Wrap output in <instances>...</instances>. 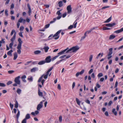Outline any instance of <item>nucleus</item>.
I'll return each mask as SVG.
<instances>
[{
	"label": "nucleus",
	"mask_w": 123,
	"mask_h": 123,
	"mask_svg": "<svg viewBox=\"0 0 123 123\" xmlns=\"http://www.w3.org/2000/svg\"><path fill=\"white\" fill-rule=\"evenodd\" d=\"M45 81V80L44 79L42 80H41V82L42 84V85L43 86V83Z\"/></svg>",
	"instance_id": "obj_61"
},
{
	"label": "nucleus",
	"mask_w": 123,
	"mask_h": 123,
	"mask_svg": "<svg viewBox=\"0 0 123 123\" xmlns=\"http://www.w3.org/2000/svg\"><path fill=\"white\" fill-rule=\"evenodd\" d=\"M14 72L13 70H10L8 71V73L9 74H12Z\"/></svg>",
	"instance_id": "obj_46"
},
{
	"label": "nucleus",
	"mask_w": 123,
	"mask_h": 123,
	"mask_svg": "<svg viewBox=\"0 0 123 123\" xmlns=\"http://www.w3.org/2000/svg\"><path fill=\"white\" fill-rule=\"evenodd\" d=\"M14 4L13 3H12L11 5L10 9H12L14 8Z\"/></svg>",
	"instance_id": "obj_60"
},
{
	"label": "nucleus",
	"mask_w": 123,
	"mask_h": 123,
	"mask_svg": "<svg viewBox=\"0 0 123 123\" xmlns=\"http://www.w3.org/2000/svg\"><path fill=\"white\" fill-rule=\"evenodd\" d=\"M24 28L23 26H21L20 27V30L21 31H23V30Z\"/></svg>",
	"instance_id": "obj_44"
},
{
	"label": "nucleus",
	"mask_w": 123,
	"mask_h": 123,
	"mask_svg": "<svg viewBox=\"0 0 123 123\" xmlns=\"http://www.w3.org/2000/svg\"><path fill=\"white\" fill-rule=\"evenodd\" d=\"M41 52V51L40 50H37L34 51V53L35 55H37L40 53Z\"/></svg>",
	"instance_id": "obj_21"
},
{
	"label": "nucleus",
	"mask_w": 123,
	"mask_h": 123,
	"mask_svg": "<svg viewBox=\"0 0 123 123\" xmlns=\"http://www.w3.org/2000/svg\"><path fill=\"white\" fill-rule=\"evenodd\" d=\"M45 63V62L44 61H42L39 62L38 64L39 65H42L44 64Z\"/></svg>",
	"instance_id": "obj_20"
},
{
	"label": "nucleus",
	"mask_w": 123,
	"mask_h": 123,
	"mask_svg": "<svg viewBox=\"0 0 123 123\" xmlns=\"http://www.w3.org/2000/svg\"><path fill=\"white\" fill-rule=\"evenodd\" d=\"M123 31V28H122L120 30H118L114 32V33H115L117 34L119 33H120L122 32Z\"/></svg>",
	"instance_id": "obj_14"
},
{
	"label": "nucleus",
	"mask_w": 123,
	"mask_h": 123,
	"mask_svg": "<svg viewBox=\"0 0 123 123\" xmlns=\"http://www.w3.org/2000/svg\"><path fill=\"white\" fill-rule=\"evenodd\" d=\"M50 25L49 24H48L46 25L45 26V27L44 28V29H46L48 28Z\"/></svg>",
	"instance_id": "obj_45"
},
{
	"label": "nucleus",
	"mask_w": 123,
	"mask_h": 123,
	"mask_svg": "<svg viewBox=\"0 0 123 123\" xmlns=\"http://www.w3.org/2000/svg\"><path fill=\"white\" fill-rule=\"evenodd\" d=\"M103 30H108L111 29L109 28H107L106 27H104L103 28Z\"/></svg>",
	"instance_id": "obj_36"
},
{
	"label": "nucleus",
	"mask_w": 123,
	"mask_h": 123,
	"mask_svg": "<svg viewBox=\"0 0 123 123\" xmlns=\"http://www.w3.org/2000/svg\"><path fill=\"white\" fill-rule=\"evenodd\" d=\"M15 108H17L18 107V103L17 101L16 102L15 104Z\"/></svg>",
	"instance_id": "obj_39"
},
{
	"label": "nucleus",
	"mask_w": 123,
	"mask_h": 123,
	"mask_svg": "<svg viewBox=\"0 0 123 123\" xmlns=\"http://www.w3.org/2000/svg\"><path fill=\"white\" fill-rule=\"evenodd\" d=\"M76 21H75V22L74 23V28H75L76 27V25L77 24V22H76Z\"/></svg>",
	"instance_id": "obj_47"
},
{
	"label": "nucleus",
	"mask_w": 123,
	"mask_h": 123,
	"mask_svg": "<svg viewBox=\"0 0 123 123\" xmlns=\"http://www.w3.org/2000/svg\"><path fill=\"white\" fill-rule=\"evenodd\" d=\"M14 58L13 59L14 60H16L18 57V55L16 52H15L13 54Z\"/></svg>",
	"instance_id": "obj_16"
},
{
	"label": "nucleus",
	"mask_w": 123,
	"mask_h": 123,
	"mask_svg": "<svg viewBox=\"0 0 123 123\" xmlns=\"http://www.w3.org/2000/svg\"><path fill=\"white\" fill-rule=\"evenodd\" d=\"M51 56H48L45 59V63H48L50 62L51 61Z\"/></svg>",
	"instance_id": "obj_9"
},
{
	"label": "nucleus",
	"mask_w": 123,
	"mask_h": 123,
	"mask_svg": "<svg viewBox=\"0 0 123 123\" xmlns=\"http://www.w3.org/2000/svg\"><path fill=\"white\" fill-rule=\"evenodd\" d=\"M117 85H118V82L117 81H116L115 83L114 87L115 88L117 86Z\"/></svg>",
	"instance_id": "obj_64"
},
{
	"label": "nucleus",
	"mask_w": 123,
	"mask_h": 123,
	"mask_svg": "<svg viewBox=\"0 0 123 123\" xmlns=\"http://www.w3.org/2000/svg\"><path fill=\"white\" fill-rule=\"evenodd\" d=\"M7 12L8 10L7 9H6L5 10V15L7 16L8 15V14Z\"/></svg>",
	"instance_id": "obj_49"
},
{
	"label": "nucleus",
	"mask_w": 123,
	"mask_h": 123,
	"mask_svg": "<svg viewBox=\"0 0 123 123\" xmlns=\"http://www.w3.org/2000/svg\"><path fill=\"white\" fill-rule=\"evenodd\" d=\"M59 122L61 123L62 121V116L60 115L59 117Z\"/></svg>",
	"instance_id": "obj_33"
},
{
	"label": "nucleus",
	"mask_w": 123,
	"mask_h": 123,
	"mask_svg": "<svg viewBox=\"0 0 123 123\" xmlns=\"http://www.w3.org/2000/svg\"><path fill=\"white\" fill-rule=\"evenodd\" d=\"M15 32V30H13L12 31L11 33L10 34V35L11 36H12L14 32Z\"/></svg>",
	"instance_id": "obj_54"
},
{
	"label": "nucleus",
	"mask_w": 123,
	"mask_h": 123,
	"mask_svg": "<svg viewBox=\"0 0 123 123\" xmlns=\"http://www.w3.org/2000/svg\"><path fill=\"white\" fill-rule=\"evenodd\" d=\"M85 102H86V103L88 104H90V101L88 99H87L86 100Z\"/></svg>",
	"instance_id": "obj_56"
},
{
	"label": "nucleus",
	"mask_w": 123,
	"mask_h": 123,
	"mask_svg": "<svg viewBox=\"0 0 123 123\" xmlns=\"http://www.w3.org/2000/svg\"><path fill=\"white\" fill-rule=\"evenodd\" d=\"M38 68L36 67L33 68L31 70V72H35L37 70Z\"/></svg>",
	"instance_id": "obj_15"
},
{
	"label": "nucleus",
	"mask_w": 123,
	"mask_h": 123,
	"mask_svg": "<svg viewBox=\"0 0 123 123\" xmlns=\"http://www.w3.org/2000/svg\"><path fill=\"white\" fill-rule=\"evenodd\" d=\"M30 117V114H26L25 116V119H29Z\"/></svg>",
	"instance_id": "obj_27"
},
{
	"label": "nucleus",
	"mask_w": 123,
	"mask_h": 123,
	"mask_svg": "<svg viewBox=\"0 0 123 123\" xmlns=\"http://www.w3.org/2000/svg\"><path fill=\"white\" fill-rule=\"evenodd\" d=\"M84 72V70L82 69L81 72H77L76 74V77H78L79 75H81L83 74Z\"/></svg>",
	"instance_id": "obj_10"
},
{
	"label": "nucleus",
	"mask_w": 123,
	"mask_h": 123,
	"mask_svg": "<svg viewBox=\"0 0 123 123\" xmlns=\"http://www.w3.org/2000/svg\"><path fill=\"white\" fill-rule=\"evenodd\" d=\"M93 55H91L89 57V61L91 62L92 61V58H93Z\"/></svg>",
	"instance_id": "obj_31"
},
{
	"label": "nucleus",
	"mask_w": 123,
	"mask_h": 123,
	"mask_svg": "<svg viewBox=\"0 0 123 123\" xmlns=\"http://www.w3.org/2000/svg\"><path fill=\"white\" fill-rule=\"evenodd\" d=\"M109 6H104L103 7H102V8H101V9H105L106 8H109Z\"/></svg>",
	"instance_id": "obj_48"
},
{
	"label": "nucleus",
	"mask_w": 123,
	"mask_h": 123,
	"mask_svg": "<svg viewBox=\"0 0 123 123\" xmlns=\"http://www.w3.org/2000/svg\"><path fill=\"white\" fill-rule=\"evenodd\" d=\"M111 16L109 18L107 19L104 22L105 23H108L111 20Z\"/></svg>",
	"instance_id": "obj_23"
},
{
	"label": "nucleus",
	"mask_w": 123,
	"mask_h": 123,
	"mask_svg": "<svg viewBox=\"0 0 123 123\" xmlns=\"http://www.w3.org/2000/svg\"><path fill=\"white\" fill-rule=\"evenodd\" d=\"M27 6L28 8L29 9V11H28L29 15L30 16L31 15V10L30 5L29 4H27Z\"/></svg>",
	"instance_id": "obj_12"
},
{
	"label": "nucleus",
	"mask_w": 123,
	"mask_h": 123,
	"mask_svg": "<svg viewBox=\"0 0 123 123\" xmlns=\"http://www.w3.org/2000/svg\"><path fill=\"white\" fill-rule=\"evenodd\" d=\"M103 76V74L102 73H99L98 75V77H100Z\"/></svg>",
	"instance_id": "obj_38"
},
{
	"label": "nucleus",
	"mask_w": 123,
	"mask_h": 123,
	"mask_svg": "<svg viewBox=\"0 0 123 123\" xmlns=\"http://www.w3.org/2000/svg\"><path fill=\"white\" fill-rule=\"evenodd\" d=\"M112 48H110L109 49V52L108 54V56H110L111 55L112 53Z\"/></svg>",
	"instance_id": "obj_13"
},
{
	"label": "nucleus",
	"mask_w": 123,
	"mask_h": 123,
	"mask_svg": "<svg viewBox=\"0 0 123 123\" xmlns=\"http://www.w3.org/2000/svg\"><path fill=\"white\" fill-rule=\"evenodd\" d=\"M18 43L17 47V48L18 49L17 52L18 54H20L21 53V49L22 44L23 42L20 38H19L18 39Z\"/></svg>",
	"instance_id": "obj_3"
},
{
	"label": "nucleus",
	"mask_w": 123,
	"mask_h": 123,
	"mask_svg": "<svg viewBox=\"0 0 123 123\" xmlns=\"http://www.w3.org/2000/svg\"><path fill=\"white\" fill-rule=\"evenodd\" d=\"M10 106L11 107V108L12 109L13 108V104H12L10 103Z\"/></svg>",
	"instance_id": "obj_57"
},
{
	"label": "nucleus",
	"mask_w": 123,
	"mask_h": 123,
	"mask_svg": "<svg viewBox=\"0 0 123 123\" xmlns=\"http://www.w3.org/2000/svg\"><path fill=\"white\" fill-rule=\"evenodd\" d=\"M53 68V67H52L49 69V70L46 72V74H44L43 75H42L39 79L38 81V82H40L43 77V78L45 79H47L48 78V75L49 74V72Z\"/></svg>",
	"instance_id": "obj_1"
},
{
	"label": "nucleus",
	"mask_w": 123,
	"mask_h": 123,
	"mask_svg": "<svg viewBox=\"0 0 123 123\" xmlns=\"http://www.w3.org/2000/svg\"><path fill=\"white\" fill-rule=\"evenodd\" d=\"M49 47L48 46H46L44 47L43 48V49L44 50L45 52H48V50L49 49Z\"/></svg>",
	"instance_id": "obj_19"
},
{
	"label": "nucleus",
	"mask_w": 123,
	"mask_h": 123,
	"mask_svg": "<svg viewBox=\"0 0 123 123\" xmlns=\"http://www.w3.org/2000/svg\"><path fill=\"white\" fill-rule=\"evenodd\" d=\"M76 100L77 104L78 105H80V101L79 100L78 98H76Z\"/></svg>",
	"instance_id": "obj_30"
},
{
	"label": "nucleus",
	"mask_w": 123,
	"mask_h": 123,
	"mask_svg": "<svg viewBox=\"0 0 123 123\" xmlns=\"http://www.w3.org/2000/svg\"><path fill=\"white\" fill-rule=\"evenodd\" d=\"M67 14V13L66 12L64 13L62 15V17L63 18H64L66 16Z\"/></svg>",
	"instance_id": "obj_62"
},
{
	"label": "nucleus",
	"mask_w": 123,
	"mask_h": 123,
	"mask_svg": "<svg viewBox=\"0 0 123 123\" xmlns=\"http://www.w3.org/2000/svg\"><path fill=\"white\" fill-rule=\"evenodd\" d=\"M79 49L78 46H75L73 47L68 50L66 52V53H68L75 52L78 50Z\"/></svg>",
	"instance_id": "obj_4"
},
{
	"label": "nucleus",
	"mask_w": 123,
	"mask_h": 123,
	"mask_svg": "<svg viewBox=\"0 0 123 123\" xmlns=\"http://www.w3.org/2000/svg\"><path fill=\"white\" fill-rule=\"evenodd\" d=\"M115 25V23H113L112 24H106L105 25V26L108 27H112Z\"/></svg>",
	"instance_id": "obj_11"
},
{
	"label": "nucleus",
	"mask_w": 123,
	"mask_h": 123,
	"mask_svg": "<svg viewBox=\"0 0 123 123\" xmlns=\"http://www.w3.org/2000/svg\"><path fill=\"white\" fill-rule=\"evenodd\" d=\"M19 115H20V111L19 110H18L17 114V120L18 119L19 117Z\"/></svg>",
	"instance_id": "obj_37"
},
{
	"label": "nucleus",
	"mask_w": 123,
	"mask_h": 123,
	"mask_svg": "<svg viewBox=\"0 0 123 123\" xmlns=\"http://www.w3.org/2000/svg\"><path fill=\"white\" fill-rule=\"evenodd\" d=\"M23 19L22 18H20L18 20V22L22 23V20H23Z\"/></svg>",
	"instance_id": "obj_40"
},
{
	"label": "nucleus",
	"mask_w": 123,
	"mask_h": 123,
	"mask_svg": "<svg viewBox=\"0 0 123 123\" xmlns=\"http://www.w3.org/2000/svg\"><path fill=\"white\" fill-rule=\"evenodd\" d=\"M73 27V26L72 25H70V26L68 28V29H72Z\"/></svg>",
	"instance_id": "obj_51"
},
{
	"label": "nucleus",
	"mask_w": 123,
	"mask_h": 123,
	"mask_svg": "<svg viewBox=\"0 0 123 123\" xmlns=\"http://www.w3.org/2000/svg\"><path fill=\"white\" fill-rule=\"evenodd\" d=\"M16 37L13 36V37L11 39V41L12 42H13L15 40V39Z\"/></svg>",
	"instance_id": "obj_35"
},
{
	"label": "nucleus",
	"mask_w": 123,
	"mask_h": 123,
	"mask_svg": "<svg viewBox=\"0 0 123 123\" xmlns=\"http://www.w3.org/2000/svg\"><path fill=\"white\" fill-rule=\"evenodd\" d=\"M112 103V101L111 100L109 102L108 104V105L109 106H110L111 105V104Z\"/></svg>",
	"instance_id": "obj_58"
},
{
	"label": "nucleus",
	"mask_w": 123,
	"mask_h": 123,
	"mask_svg": "<svg viewBox=\"0 0 123 123\" xmlns=\"http://www.w3.org/2000/svg\"><path fill=\"white\" fill-rule=\"evenodd\" d=\"M53 68V67H52L49 69V70L46 72V74H44L43 75H42L39 79L38 81V82H40L43 77V78L45 79H47L48 78V75L49 74V72Z\"/></svg>",
	"instance_id": "obj_2"
},
{
	"label": "nucleus",
	"mask_w": 123,
	"mask_h": 123,
	"mask_svg": "<svg viewBox=\"0 0 123 123\" xmlns=\"http://www.w3.org/2000/svg\"><path fill=\"white\" fill-rule=\"evenodd\" d=\"M61 30H60L58 31L53 36V37H55L54 38V39L55 40H57L58 39L59 37V36H58V34L60 33Z\"/></svg>",
	"instance_id": "obj_5"
},
{
	"label": "nucleus",
	"mask_w": 123,
	"mask_h": 123,
	"mask_svg": "<svg viewBox=\"0 0 123 123\" xmlns=\"http://www.w3.org/2000/svg\"><path fill=\"white\" fill-rule=\"evenodd\" d=\"M59 56V55H57L53 57V58H52L51 59V61H53L55 59H56Z\"/></svg>",
	"instance_id": "obj_34"
},
{
	"label": "nucleus",
	"mask_w": 123,
	"mask_h": 123,
	"mask_svg": "<svg viewBox=\"0 0 123 123\" xmlns=\"http://www.w3.org/2000/svg\"><path fill=\"white\" fill-rule=\"evenodd\" d=\"M6 86L3 83H0V86L2 87H5Z\"/></svg>",
	"instance_id": "obj_43"
},
{
	"label": "nucleus",
	"mask_w": 123,
	"mask_h": 123,
	"mask_svg": "<svg viewBox=\"0 0 123 123\" xmlns=\"http://www.w3.org/2000/svg\"><path fill=\"white\" fill-rule=\"evenodd\" d=\"M86 36L87 35L86 34V33H85L84 34V36L81 37L80 39V41H81L83 40L85 38Z\"/></svg>",
	"instance_id": "obj_17"
},
{
	"label": "nucleus",
	"mask_w": 123,
	"mask_h": 123,
	"mask_svg": "<svg viewBox=\"0 0 123 123\" xmlns=\"http://www.w3.org/2000/svg\"><path fill=\"white\" fill-rule=\"evenodd\" d=\"M38 93L39 96H43V93L42 92H40L39 89H38Z\"/></svg>",
	"instance_id": "obj_28"
},
{
	"label": "nucleus",
	"mask_w": 123,
	"mask_h": 123,
	"mask_svg": "<svg viewBox=\"0 0 123 123\" xmlns=\"http://www.w3.org/2000/svg\"><path fill=\"white\" fill-rule=\"evenodd\" d=\"M71 6V5H70L67 7V10L68 11L67 13H70L72 12V8Z\"/></svg>",
	"instance_id": "obj_8"
},
{
	"label": "nucleus",
	"mask_w": 123,
	"mask_h": 123,
	"mask_svg": "<svg viewBox=\"0 0 123 123\" xmlns=\"http://www.w3.org/2000/svg\"><path fill=\"white\" fill-rule=\"evenodd\" d=\"M13 51L12 50H11L9 51L7 53V55L10 56H12V53L13 52Z\"/></svg>",
	"instance_id": "obj_22"
},
{
	"label": "nucleus",
	"mask_w": 123,
	"mask_h": 123,
	"mask_svg": "<svg viewBox=\"0 0 123 123\" xmlns=\"http://www.w3.org/2000/svg\"><path fill=\"white\" fill-rule=\"evenodd\" d=\"M57 88L59 90H60L61 89V87L60 85L59 84H58V87Z\"/></svg>",
	"instance_id": "obj_63"
},
{
	"label": "nucleus",
	"mask_w": 123,
	"mask_h": 123,
	"mask_svg": "<svg viewBox=\"0 0 123 123\" xmlns=\"http://www.w3.org/2000/svg\"><path fill=\"white\" fill-rule=\"evenodd\" d=\"M12 83V82L11 81H8L7 83V85H9L10 84H11Z\"/></svg>",
	"instance_id": "obj_55"
},
{
	"label": "nucleus",
	"mask_w": 123,
	"mask_h": 123,
	"mask_svg": "<svg viewBox=\"0 0 123 123\" xmlns=\"http://www.w3.org/2000/svg\"><path fill=\"white\" fill-rule=\"evenodd\" d=\"M22 32H20L18 34H19V35L21 37H23V35H22Z\"/></svg>",
	"instance_id": "obj_52"
},
{
	"label": "nucleus",
	"mask_w": 123,
	"mask_h": 123,
	"mask_svg": "<svg viewBox=\"0 0 123 123\" xmlns=\"http://www.w3.org/2000/svg\"><path fill=\"white\" fill-rule=\"evenodd\" d=\"M21 92V90L19 88H18L17 89V93L19 94H20Z\"/></svg>",
	"instance_id": "obj_29"
},
{
	"label": "nucleus",
	"mask_w": 123,
	"mask_h": 123,
	"mask_svg": "<svg viewBox=\"0 0 123 123\" xmlns=\"http://www.w3.org/2000/svg\"><path fill=\"white\" fill-rule=\"evenodd\" d=\"M64 59H62V60H60L59 61L55 63V65H57V64H58L60 62H61Z\"/></svg>",
	"instance_id": "obj_42"
},
{
	"label": "nucleus",
	"mask_w": 123,
	"mask_h": 123,
	"mask_svg": "<svg viewBox=\"0 0 123 123\" xmlns=\"http://www.w3.org/2000/svg\"><path fill=\"white\" fill-rule=\"evenodd\" d=\"M58 4L59 7H61L63 6L62 2V1H59L58 3Z\"/></svg>",
	"instance_id": "obj_25"
},
{
	"label": "nucleus",
	"mask_w": 123,
	"mask_h": 123,
	"mask_svg": "<svg viewBox=\"0 0 123 123\" xmlns=\"http://www.w3.org/2000/svg\"><path fill=\"white\" fill-rule=\"evenodd\" d=\"M20 78V76H18L16 77L14 80L15 82L17 83L18 85H20V81L19 80Z\"/></svg>",
	"instance_id": "obj_6"
},
{
	"label": "nucleus",
	"mask_w": 123,
	"mask_h": 123,
	"mask_svg": "<svg viewBox=\"0 0 123 123\" xmlns=\"http://www.w3.org/2000/svg\"><path fill=\"white\" fill-rule=\"evenodd\" d=\"M112 113L114 114L115 116H116L117 114V112L116 111L115 109V108L113 109L112 111Z\"/></svg>",
	"instance_id": "obj_18"
},
{
	"label": "nucleus",
	"mask_w": 123,
	"mask_h": 123,
	"mask_svg": "<svg viewBox=\"0 0 123 123\" xmlns=\"http://www.w3.org/2000/svg\"><path fill=\"white\" fill-rule=\"evenodd\" d=\"M115 37V35H111L110 36L109 39H113Z\"/></svg>",
	"instance_id": "obj_24"
},
{
	"label": "nucleus",
	"mask_w": 123,
	"mask_h": 123,
	"mask_svg": "<svg viewBox=\"0 0 123 123\" xmlns=\"http://www.w3.org/2000/svg\"><path fill=\"white\" fill-rule=\"evenodd\" d=\"M65 52V50L62 51L58 53V55H59V56L60 55H62Z\"/></svg>",
	"instance_id": "obj_26"
},
{
	"label": "nucleus",
	"mask_w": 123,
	"mask_h": 123,
	"mask_svg": "<svg viewBox=\"0 0 123 123\" xmlns=\"http://www.w3.org/2000/svg\"><path fill=\"white\" fill-rule=\"evenodd\" d=\"M93 69H91L89 72V74H91L92 72H93Z\"/></svg>",
	"instance_id": "obj_59"
},
{
	"label": "nucleus",
	"mask_w": 123,
	"mask_h": 123,
	"mask_svg": "<svg viewBox=\"0 0 123 123\" xmlns=\"http://www.w3.org/2000/svg\"><path fill=\"white\" fill-rule=\"evenodd\" d=\"M13 42H11V43H10L9 45V47L11 49H12V46H13Z\"/></svg>",
	"instance_id": "obj_32"
},
{
	"label": "nucleus",
	"mask_w": 123,
	"mask_h": 123,
	"mask_svg": "<svg viewBox=\"0 0 123 123\" xmlns=\"http://www.w3.org/2000/svg\"><path fill=\"white\" fill-rule=\"evenodd\" d=\"M66 56V55H64L60 56L59 57L60 59H62L65 58Z\"/></svg>",
	"instance_id": "obj_50"
},
{
	"label": "nucleus",
	"mask_w": 123,
	"mask_h": 123,
	"mask_svg": "<svg viewBox=\"0 0 123 123\" xmlns=\"http://www.w3.org/2000/svg\"><path fill=\"white\" fill-rule=\"evenodd\" d=\"M43 107V102H41L37 106V110L38 111H40V109Z\"/></svg>",
	"instance_id": "obj_7"
},
{
	"label": "nucleus",
	"mask_w": 123,
	"mask_h": 123,
	"mask_svg": "<svg viewBox=\"0 0 123 123\" xmlns=\"http://www.w3.org/2000/svg\"><path fill=\"white\" fill-rule=\"evenodd\" d=\"M61 10H59L57 12V13L56 14L58 15V16H59V15H61V12H60V11H61Z\"/></svg>",
	"instance_id": "obj_41"
},
{
	"label": "nucleus",
	"mask_w": 123,
	"mask_h": 123,
	"mask_svg": "<svg viewBox=\"0 0 123 123\" xmlns=\"http://www.w3.org/2000/svg\"><path fill=\"white\" fill-rule=\"evenodd\" d=\"M26 119L25 118L22 121V123H26Z\"/></svg>",
	"instance_id": "obj_53"
}]
</instances>
